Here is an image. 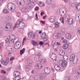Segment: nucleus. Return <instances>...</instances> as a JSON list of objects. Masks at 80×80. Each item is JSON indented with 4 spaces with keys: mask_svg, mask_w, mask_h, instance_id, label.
Segmentation results:
<instances>
[{
    "mask_svg": "<svg viewBox=\"0 0 80 80\" xmlns=\"http://www.w3.org/2000/svg\"><path fill=\"white\" fill-rule=\"evenodd\" d=\"M41 68V67L39 65H37V66L36 67V68H35V71H38V69H39L40 70Z\"/></svg>",
    "mask_w": 80,
    "mask_h": 80,
    "instance_id": "26",
    "label": "nucleus"
},
{
    "mask_svg": "<svg viewBox=\"0 0 80 80\" xmlns=\"http://www.w3.org/2000/svg\"><path fill=\"white\" fill-rule=\"evenodd\" d=\"M78 75H80V70H79L78 72Z\"/></svg>",
    "mask_w": 80,
    "mask_h": 80,
    "instance_id": "63",
    "label": "nucleus"
},
{
    "mask_svg": "<svg viewBox=\"0 0 80 80\" xmlns=\"http://www.w3.org/2000/svg\"><path fill=\"white\" fill-rule=\"evenodd\" d=\"M77 16H78V18H79L80 17V14H78Z\"/></svg>",
    "mask_w": 80,
    "mask_h": 80,
    "instance_id": "62",
    "label": "nucleus"
},
{
    "mask_svg": "<svg viewBox=\"0 0 80 80\" xmlns=\"http://www.w3.org/2000/svg\"><path fill=\"white\" fill-rule=\"evenodd\" d=\"M36 20H38V15H37V13L36 14Z\"/></svg>",
    "mask_w": 80,
    "mask_h": 80,
    "instance_id": "55",
    "label": "nucleus"
},
{
    "mask_svg": "<svg viewBox=\"0 0 80 80\" xmlns=\"http://www.w3.org/2000/svg\"><path fill=\"white\" fill-rule=\"evenodd\" d=\"M75 78V80H77L78 78V76L77 75H75L74 76Z\"/></svg>",
    "mask_w": 80,
    "mask_h": 80,
    "instance_id": "41",
    "label": "nucleus"
},
{
    "mask_svg": "<svg viewBox=\"0 0 80 80\" xmlns=\"http://www.w3.org/2000/svg\"><path fill=\"white\" fill-rule=\"evenodd\" d=\"M68 23H69V24L70 25H71L72 23H73V20H72L71 21L70 20V19L68 22Z\"/></svg>",
    "mask_w": 80,
    "mask_h": 80,
    "instance_id": "36",
    "label": "nucleus"
},
{
    "mask_svg": "<svg viewBox=\"0 0 80 80\" xmlns=\"http://www.w3.org/2000/svg\"><path fill=\"white\" fill-rule=\"evenodd\" d=\"M28 11V9H27V8H23L21 10V12L23 13H26Z\"/></svg>",
    "mask_w": 80,
    "mask_h": 80,
    "instance_id": "14",
    "label": "nucleus"
},
{
    "mask_svg": "<svg viewBox=\"0 0 80 80\" xmlns=\"http://www.w3.org/2000/svg\"><path fill=\"white\" fill-rule=\"evenodd\" d=\"M65 51H63V50H61L59 52V55L63 56L65 55Z\"/></svg>",
    "mask_w": 80,
    "mask_h": 80,
    "instance_id": "15",
    "label": "nucleus"
},
{
    "mask_svg": "<svg viewBox=\"0 0 80 80\" xmlns=\"http://www.w3.org/2000/svg\"><path fill=\"white\" fill-rule=\"evenodd\" d=\"M60 14L61 16H64V15H65V13H64V11H62V10H60L59 11Z\"/></svg>",
    "mask_w": 80,
    "mask_h": 80,
    "instance_id": "22",
    "label": "nucleus"
},
{
    "mask_svg": "<svg viewBox=\"0 0 80 80\" xmlns=\"http://www.w3.org/2000/svg\"><path fill=\"white\" fill-rule=\"evenodd\" d=\"M62 47L64 49H67V48H68V44H65L64 45H63Z\"/></svg>",
    "mask_w": 80,
    "mask_h": 80,
    "instance_id": "21",
    "label": "nucleus"
},
{
    "mask_svg": "<svg viewBox=\"0 0 80 80\" xmlns=\"http://www.w3.org/2000/svg\"><path fill=\"white\" fill-rule=\"evenodd\" d=\"M25 48H23L22 50H21L20 51V55H22L25 53Z\"/></svg>",
    "mask_w": 80,
    "mask_h": 80,
    "instance_id": "23",
    "label": "nucleus"
},
{
    "mask_svg": "<svg viewBox=\"0 0 80 80\" xmlns=\"http://www.w3.org/2000/svg\"><path fill=\"white\" fill-rule=\"evenodd\" d=\"M8 8L9 10L11 11H14L15 9V5L13 3L10 2L9 3L8 5Z\"/></svg>",
    "mask_w": 80,
    "mask_h": 80,
    "instance_id": "2",
    "label": "nucleus"
},
{
    "mask_svg": "<svg viewBox=\"0 0 80 80\" xmlns=\"http://www.w3.org/2000/svg\"><path fill=\"white\" fill-rule=\"evenodd\" d=\"M8 63L6 61L4 62V65H5V66H7Z\"/></svg>",
    "mask_w": 80,
    "mask_h": 80,
    "instance_id": "45",
    "label": "nucleus"
},
{
    "mask_svg": "<svg viewBox=\"0 0 80 80\" xmlns=\"http://www.w3.org/2000/svg\"><path fill=\"white\" fill-rule=\"evenodd\" d=\"M5 62V61L3 60L1 62V64L2 65H4V63Z\"/></svg>",
    "mask_w": 80,
    "mask_h": 80,
    "instance_id": "61",
    "label": "nucleus"
},
{
    "mask_svg": "<svg viewBox=\"0 0 80 80\" xmlns=\"http://www.w3.org/2000/svg\"><path fill=\"white\" fill-rule=\"evenodd\" d=\"M6 62L8 63L9 62V58H7L6 59Z\"/></svg>",
    "mask_w": 80,
    "mask_h": 80,
    "instance_id": "49",
    "label": "nucleus"
},
{
    "mask_svg": "<svg viewBox=\"0 0 80 80\" xmlns=\"http://www.w3.org/2000/svg\"><path fill=\"white\" fill-rule=\"evenodd\" d=\"M44 38V39H43V40L44 42H46V41H47V40H48V37L44 38Z\"/></svg>",
    "mask_w": 80,
    "mask_h": 80,
    "instance_id": "34",
    "label": "nucleus"
},
{
    "mask_svg": "<svg viewBox=\"0 0 80 80\" xmlns=\"http://www.w3.org/2000/svg\"><path fill=\"white\" fill-rule=\"evenodd\" d=\"M54 68L56 70H57L58 71L60 70V66L58 65H55L54 66Z\"/></svg>",
    "mask_w": 80,
    "mask_h": 80,
    "instance_id": "17",
    "label": "nucleus"
},
{
    "mask_svg": "<svg viewBox=\"0 0 80 80\" xmlns=\"http://www.w3.org/2000/svg\"><path fill=\"white\" fill-rule=\"evenodd\" d=\"M65 80H70V76H66L65 77Z\"/></svg>",
    "mask_w": 80,
    "mask_h": 80,
    "instance_id": "30",
    "label": "nucleus"
},
{
    "mask_svg": "<svg viewBox=\"0 0 80 80\" xmlns=\"http://www.w3.org/2000/svg\"><path fill=\"white\" fill-rule=\"evenodd\" d=\"M28 36L29 38H32L33 39L35 38V34H32V32H30L28 34Z\"/></svg>",
    "mask_w": 80,
    "mask_h": 80,
    "instance_id": "8",
    "label": "nucleus"
},
{
    "mask_svg": "<svg viewBox=\"0 0 80 80\" xmlns=\"http://www.w3.org/2000/svg\"><path fill=\"white\" fill-rule=\"evenodd\" d=\"M46 36V34L45 33V32H43L42 34V38H44Z\"/></svg>",
    "mask_w": 80,
    "mask_h": 80,
    "instance_id": "27",
    "label": "nucleus"
},
{
    "mask_svg": "<svg viewBox=\"0 0 80 80\" xmlns=\"http://www.w3.org/2000/svg\"><path fill=\"white\" fill-rule=\"evenodd\" d=\"M15 58H14V57H12L10 58V60H11V61H13V60Z\"/></svg>",
    "mask_w": 80,
    "mask_h": 80,
    "instance_id": "51",
    "label": "nucleus"
},
{
    "mask_svg": "<svg viewBox=\"0 0 80 80\" xmlns=\"http://www.w3.org/2000/svg\"><path fill=\"white\" fill-rule=\"evenodd\" d=\"M70 50V49L69 48H68L66 49V51H67V52H69V53H70V52H69Z\"/></svg>",
    "mask_w": 80,
    "mask_h": 80,
    "instance_id": "60",
    "label": "nucleus"
},
{
    "mask_svg": "<svg viewBox=\"0 0 80 80\" xmlns=\"http://www.w3.org/2000/svg\"><path fill=\"white\" fill-rule=\"evenodd\" d=\"M53 37L55 38H58V36L57 34L56 35H54Z\"/></svg>",
    "mask_w": 80,
    "mask_h": 80,
    "instance_id": "37",
    "label": "nucleus"
},
{
    "mask_svg": "<svg viewBox=\"0 0 80 80\" xmlns=\"http://www.w3.org/2000/svg\"><path fill=\"white\" fill-rule=\"evenodd\" d=\"M6 18L8 19V20H10V19L11 18V17L10 16L7 17Z\"/></svg>",
    "mask_w": 80,
    "mask_h": 80,
    "instance_id": "52",
    "label": "nucleus"
},
{
    "mask_svg": "<svg viewBox=\"0 0 80 80\" xmlns=\"http://www.w3.org/2000/svg\"><path fill=\"white\" fill-rule=\"evenodd\" d=\"M55 26L56 28H58L59 27V24H58V22H56L55 23Z\"/></svg>",
    "mask_w": 80,
    "mask_h": 80,
    "instance_id": "28",
    "label": "nucleus"
},
{
    "mask_svg": "<svg viewBox=\"0 0 80 80\" xmlns=\"http://www.w3.org/2000/svg\"><path fill=\"white\" fill-rule=\"evenodd\" d=\"M8 55L9 57H12V53L10 52H8Z\"/></svg>",
    "mask_w": 80,
    "mask_h": 80,
    "instance_id": "39",
    "label": "nucleus"
},
{
    "mask_svg": "<svg viewBox=\"0 0 80 80\" xmlns=\"http://www.w3.org/2000/svg\"><path fill=\"white\" fill-rule=\"evenodd\" d=\"M65 37L66 38H68V39H70V38H71V37H72V35L70 34L67 33L66 34Z\"/></svg>",
    "mask_w": 80,
    "mask_h": 80,
    "instance_id": "16",
    "label": "nucleus"
},
{
    "mask_svg": "<svg viewBox=\"0 0 80 80\" xmlns=\"http://www.w3.org/2000/svg\"><path fill=\"white\" fill-rule=\"evenodd\" d=\"M50 0H47L46 1V2L48 5H50Z\"/></svg>",
    "mask_w": 80,
    "mask_h": 80,
    "instance_id": "44",
    "label": "nucleus"
},
{
    "mask_svg": "<svg viewBox=\"0 0 80 80\" xmlns=\"http://www.w3.org/2000/svg\"><path fill=\"white\" fill-rule=\"evenodd\" d=\"M28 64H32L33 63V61L30 60V59H28L27 60Z\"/></svg>",
    "mask_w": 80,
    "mask_h": 80,
    "instance_id": "25",
    "label": "nucleus"
},
{
    "mask_svg": "<svg viewBox=\"0 0 80 80\" xmlns=\"http://www.w3.org/2000/svg\"><path fill=\"white\" fill-rule=\"evenodd\" d=\"M60 33L62 35H63L65 34V32H64V31H63L62 30H61Z\"/></svg>",
    "mask_w": 80,
    "mask_h": 80,
    "instance_id": "35",
    "label": "nucleus"
},
{
    "mask_svg": "<svg viewBox=\"0 0 80 80\" xmlns=\"http://www.w3.org/2000/svg\"><path fill=\"white\" fill-rule=\"evenodd\" d=\"M21 79V78H18L17 77L16 78H15V77L14 78L13 80H20Z\"/></svg>",
    "mask_w": 80,
    "mask_h": 80,
    "instance_id": "31",
    "label": "nucleus"
},
{
    "mask_svg": "<svg viewBox=\"0 0 80 80\" xmlns=\"http://www.w3.org/2000/svg\"><path fill=\"white\" fill-rule=\"evenodd\" d=\"M25 68L26 69L25 70L26 71L29 72L32 68V66L27 65L25 66Z\"/></svg>",
    "mask_w": 80,
    "mask_h": 80,
    "instance_id": "4",
    "label": "nucleus"
},
{
    "mask_svg": "<svg viewBox=\"0 0 80 80\" xmlns=\"http://www.w3.org/2000/svg\"><path fill=\"white\" fill-rule=\"evenodd\" d=\"M25 39H26V37H25L23 39V41L22 43V46H23V43H24V41H25Z\"/></svg>",
    "mask_w": 80,
    "mask_h": 80,
    "instance_id": "54",
    "label": "nucleus"
},
{
    "mask_svg": "<svg viewBox=\"0 0 80 80\" xmlns=\"http://www.w3.org/2000/svg\"><path fill=\"white\" fill-rule=\"evenodd\" d=\"M22 21H22V20L21 21L18 20L16 24H15V27H13L14 28H17V26H16V25H19L20 24V23H22Z\"/></svg>",
    "mask_w": 80,
    "mask_h": 80,
    "instance_id": "18",
    "label": "nucleus"
},
{
    "mask_svg": "<svg viewBox=\"0 0 80 80\" xmlns=\"http://www.w3.org/2000/svg\"><path fill=\"white\" fill-rule=\"evenodd\" d=\"M78 32L79 35H80V28L78 29Z\"/></svg>",
    "mask_w": 80,
    "mask_h": 80,
    "instance_id": "48",
    "label": "nucleus"
},
{
    "mask_svg": "<svg viewBox=\"0 0 80 80\" xmlns=\"http://www.w3.org/2000/svg\"><path fill=\"white\" fill-rule=\"evenodd\" d=\"M40 57L38 55H37L35 56L34 57V60L37 62H38L40 59Z\"/></svg>",
    "mask_w": 80,
    "mask_h": 80,
    "instance_id": "12",
    "label": "nucleus"
},
{
    "mask_svg": "<svg viewBox=\"0 0 80 80\" xmlns=\"http://www.w3.org/2000/svg\"><path fill=\"white\" fill-rule=\"evenodd\" d=\"M15 42H15L16 44L14 45V48H15V49H16V50H18V49H19V48H20V47H21V45L20 44L21 43L19 42H17V41L16 39L14 40L13 43H14Z\"/></svg>",
    "mask_w": 80,
    "mask_h": 80,
    "instance_id": "3",
    "label": "nucleus"
},
{
    "mask_svg": "<svg viewBox=\"0 0 80 80\" xmlns=\"http://www.w3.org/2000/svg\"><path fill=\"white\" fill-rule=\"evenodd\" d=\"M14 75L16 76L15 77V78H17V77L18 78H20V72L18 71H16L14 72Z\"/></svg>",
    "mask_w": 80,
    "mask_h": 80,
    "instance_id": "11",
    "label": "nucleus"
},
{
    "mask_svg": "<svg viewBox=\"0 0 80 80\" xmlns=\"http://www.w3.org/2000/svg\"><path fill=\"white\" fill-rule=\"evenodd\" d=\"M32 43L33 46H37L38 45V42H36L34 40H32Z\"/></svg>",
    "mask_w": 80,
    "mask_h": 80,
    "instance_id": "20",
    "label": "nucleus"
},
{
    "mask_svg": "<svg viewBox=\"0 0 80 80\" xmlns=\"http://www.w3.org/2000/svg\"><path fill=\"white\" fill-rule=\"evenodd\" d=\"M10 36H9L7 38V39H6V43H12V42L13 41V39H12L11 40H9V39H10Z\"/></svg>",
    "mask_w": 80,
    "mask_h": 80,
    "instance_id": "5",
    "label": "nucleus"
},
{
    "mask_svg": "<svg viewBox=\"0 0 80 80\" xmlns=\"http://www.w3.org/2000/svg\"><path fill=\"white\" fill-rule=\"evenodd\" d=\"M57 45H60V43H59V42H58L57 43Z\"/></svg>",
    "mask_w": 80,
    "mask_h": 80,
    "instance_id": "64",
    "label": "nucleus"
},
{
    "mask_svg": "<svg viewBox=\"0 0 80 80\" xmlns=\"http://www.w3.org/2000/svg\"><path fill=\"white\" fill-rule=\"evenodd\" d=\"M38 76H35L34 77V79L35 80H38Z\"/></svg>",
    "mask_w": 80,
    "mask_h": 80,
    "instance_id": "42",
    "label": "nucleus"
},
{
    "mask_svg": "<svg viewBox=\"0 0 80 80\" xmlns=\"http://www.w3.org/2000/svg\"><path fill=\"white\" fill-rule=\"evenodd\" d=\"M40 22H41V23H42V24H45V22L44 21H41Z\"/></svg>",
    "mask_w": 80,
    "mask_h": 80,
    "instance_id": "58",
    "label": "nucleus"
},
{
    "mask_svg": "<svg viewBox=\"0 0 80 80\" xmlns=\"http://www.w3.org/2000/svg\"><path fill=\"white\" fill-rule=\"evenodd\" d=\"M70 20V19L67 18V19L66 18L65 20L66 22H68V21H69Z\"/></svg>",
    "mask_w": 80,
    "mask_h": 80,
    "instance_id": "56",
    "label": "nucleus"
},
{
    "mask_svg": "<svg viewBox=\"0 0 80 80\" xmlns=\"http://www.w3.org/2000/svg\"><path fill=\"white\" fill-rule=\"evenodd\" d=\"M58 35V38H60V37H62V34H61V33H57Z\"/></svg>",
    "mask_w": 80,
    "mask_h": 80,
    "instance_id": "33",
    "label": "nucleus"
},
{
    "mask_svg": "<svg viewBox=\"0 0 80 80\" xmlns=\"http://www.w3.org/2000/svg\"><path fill=\"white\" fill-rule=\"evenodd\" d=\"M44 71L45 74L48 75L50 73V69L49 68H45Z\"/></svg>",
    "mask_w": 80,
    "mask_h": 80,
    "instance_id": "6",
    "label": "nucleus"
},
{
    "mask_svg": "<svg viewBox=\"0 0 80 80\" xmlns=\"http://www.w3.org/2000/svg\"><path fill=\"white\" fill-rule=\"evenodd\" d=\"M3 12L4 13H8V11L7 9L3 10Z\"/></svg>",
    "mask_w": 80,
    "mask_h": 80,
    "instance_id": "29",
    "label": "nucleus"
},
{
    "mask_svg": "<svg viewBox=\"0 0 80 80\" xmlns=\"http://www.w3.org/2000/svg\"><path fill=\"white\" fill-rule=\"evenodd\" d=\"M43 15H44V12H42L41 13L40 15H41V16H43Z\"/></svg>",
    "mask_w": 80,
    "mask_h": 80,
    "instance_id": "57",
    "label": "nucleus"
},
{
    "mask_svg": "<svg viewBox=\"0 0 80 80\" xmlns=\"http://www.w3.org/2000/svg\"><path fill=\"white\" fill-rule=\"evenodd\" d=\"M1 73H4V74H5L6 73V72L5 71L2 70Z\"/></svg>",
    "mask_w": 80,
    "mask_h": 80,
    "instance_id": "43",
    "label": "nucleus"
},
{
    "mask_svg": "<svg viewBox=\"0 0 80 80\" xmlns=\"http://www.w3.org/2000/svg\"><path fill=\"white\" fill-rule=\"evenodd\" d=\"M34 51V50L33 49H32L31 50H30L29 51V53H30V52H33Z\"/></svg>",
    "mask_w": 80,
    "mask_h": 80,
    "instance_id": "50",
    "label": "nucleus"
},
{
    "mask_svg": "<svg viewBox=\"0 0 80 80\" xmlns=\"http://www.w3.org/2000/svg\"><path fill=\"white\" fill-rule=\"evenodd\" d=\"M49 20L50 22L52 23L54 21H55V19H54V18H52V17L50 18H49Z\"/></svg>",
    "mask_w": 80,
    "mask_h": 80,
    "instance_id": "24",
    "label": "nucleus"
},
{
    "mask_svg": "<svg viewBox=\"0 0 80 80\" xmlns=\"http://www.w3.org/2000/svg\"><path fill=\"white\" fill-rule=\"evenodd\" d=\"M63 60H61L60 61H61L62 62L61 63V66L62 67H66V65L68 64V62L66 61H67V60L68 59V57L67 55H65L63 56Z\"/></svg>",
    "mask_w": 80,
    "mask_h": 80,
    "instance_id": "1",
    "label": "nucleus"
},
{
    "mask_svg": "<svg viewBox=\"0 0 80 80\" xmlns=\"http://www.w3.org/2000/svg\"><path fill=\"white\" fill-rule=\"evenodd\" d=\"M23 1V0H21V1L19 2V5H21L22 4Z\"/></svg>",
    "mask_w": 80,
    "mask_h": 80,
    "instance_id": "47",
    "label": "nucleus"
},
{
    "mask_svg": "<svg viewBox=\"0 0 80 80\" xmlns=\"http://www.w3.org/2000/svg\"><path fill=\"white\" fill-rule=\"evenodd\" d=\"M12 24L11 23H8L6 24V29H8V28H12Z\"/></svg>",
    "mask_w": 80,
    "mask_h": 80,
    "instance_id": "13",
    "label": "nucleus"
},
{
    "mask_svg": "<svg viewBox=\"0 0 80 80\" xmlns=\"http://www.w3.org/2000/svg\"><path fill=\"white\" fill-rule=\"evenodd\" d=\"M76 8L79 11L80 10V6L79 5H77L76 7Z\"/></svg>",
    "mask_w": 80,
    "mask_h": 80,
    "instance_id": "32",
    "label": "nucleus"
},
{
    "mask_svg": "<svg viewBox=\"0 0 80 80\" xmlns=\"http://www.w3.org/2000/svg\"><path fill=\"white\" fill-rule=\"evenodd\" d=\"M33 5H31V6H29L28 7L30 9H32V8H33Z\"/></svg>",
    "mask_w": 80,
    "mask_h": 80,
    "instance_id": "40",
    "label": "nucleus"
},
{
    "mask_svg": "<svg viewBox=\"0 0 80 80\" xmlns=\"http://www.w3.org/2000/svg\"><path fill=\"white\" fill-rule=\"evenodd\" d=\"M75 55L74 54H72L70 57V61L71 62H73L75 60Z\"/></svg>",
    "mask_w": 80,
    "mask_h": 80,
    "instance_id": "9",
    "label": "nucleus"
},
{
    "mask_svg": "<svg viewBox=\"0 0 80 80\" xmlns=\"http://www.w3.org/2000/svg\"><path fill=\"white\" fill-rule=\"evenodd\" d=\"M21 2V0H18V1L17 2V3L18 5H19L20 4V2Z\"/></svg>",
    "mask_w": 80,
    "mask_h": 80,
    "instance_id": "53",
    "label": "nucleus"
},
{
    "mask_svg": "<svg viewBox=\"0 0 80 80\" xmlns=\"http://www.w3.org/2000/svg\"><path fill=\"white\" fill-rule=\"evenodd\" d=\"M67 42H68L67 40L65 39L63 41V43H67Z\"/></svg>",
    "mask_w": 80,
    "mask_h": 80,
    "instance_id": "59",
    "label": "nucleus"
},
{
    "mask_svg": "<svg viewBox=\"0 0 80 80\" xmlns=\"http://www.w3.org/2000/svg\"><path fill=\"white\" fill-rule=\"evenodd\" d=\"M39 9V7L38 6H37L35 8V11H37V10H38Z\"/></svg>",
    "mask_w": 80,
    "mask_h": 80,
    "instance_id": "38",
    "label": "nucleus"
},
{
    "mask_svg": "<svg viewBox=\"0 0 80 80\" xmlns=\"http://www.w3.org/2000/svg\"><path fill=\"white\" fill-rule=\"evenodd\" d=\"M56 55L54 53H51L50 54V57L52 60L56 59Z\"/></svg>",
    "mask_w": 80,
    "mask_h": 80,
    "instance_id": "10",
    "label": "nucleus"
},
{
    "mask_svg": "<svg viewBox=\"0 0 80 80\" xmlns=\"http://www.w3.org/2000/svg\"><path fill=\"white\" fill-rule=\"evenodd\" d=\"M40 78L41 79H43V78H44L45 77V74L43 73H42L40 75Z\"/></svg>",
    "mask_w": 80,
    "mask_h": 80,
    "instance_id": "19",
    "label": "nucleus"
},
{
    "mask_svg": "<svg viewBox=\"0 0 80 80\" xmlns=\"http://www.w3.org/2000/svg\"><path fill=\"white\" fill-rule=\"evenodd\" d=\"M25 23L23 22V21L20 23V25H18V27L20 29H23L25 27Z\"/></svg>",
    "mask_w": 80,
    "mask_h": 80,
    "instance_id": "7",
    "label": "nucleus"
},
{
    "mask_svg": "<svg viewBox=\"0 0 80 80\" xmlns=\"http://www.w3.org/2000/svg\"><path fill=\"white\" fill-rule=\"evenodd\" d=\"M44 44V43L42 41H40L39 42V44H40V45H43Z\"/></svg>",
    "mask_w": 80,
    "mask_h": 80,
    "instance_id": "46",
    "label": "nucleus"
}]
</instances>
